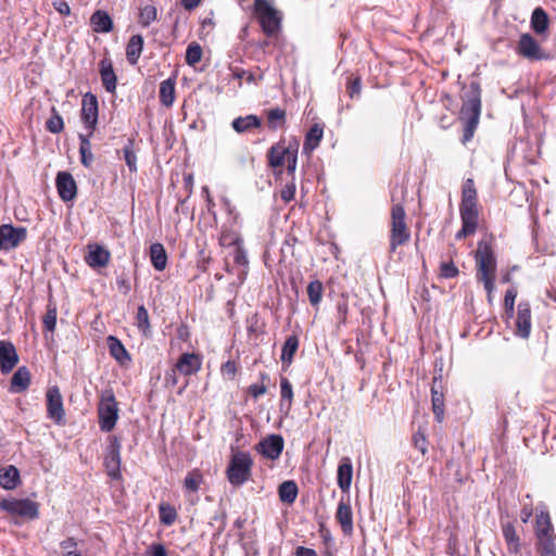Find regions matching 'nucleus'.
<instances>
[{"label":"nucleus","instance_id":"nucleus-54","mask_svg":"<svg viewBox=\"0 0 556 556\" xmlns=\"http://www.w3.org/2000/svg\"><path fill=\"white\" fill-rule=\"evenodd\" d=\"M459 270L453 262H443L440 265V276L445 279L455 278Z\"/></svg>","mask_w":556,"mask_h":556},{"label":"nucleus","instance_id":"nucleus-23","mask_svg":"<svg viewBox=\"0 0 556 556\" xmlns=\"http://www.w3.org/2000/svg\"><path fill=\"white\" fill-rule=\"evenodd\" d=\"M29 384L30 372L25 366H22L13 374L10 391L13 393H20L25 391Z\"/></svg>","mask_w":556,"mask_h":556},{"label":"nucleus","instance_id":"nucleus-16","mask_svg":"<svg viewBox=\"0 0 556 556\" xmlns=\"http://www.w3.org/2000/svg\"><path fill=\"white\" fill-rule=\"evenodd\" d=\"M18 363V355L12 342L0 340V370L9 374Z\"/></svg>","mask_w":556,"mask_h":556},{"label":"nucleus","instance_id":"nucleus-53","mask_svg":"<svg viewBox=\"0 0 556 556\" xmlns=\"http://www.w3.org/2000/svg\"><path fill=\"white\" fill-rule=\"evenodd\" d=\"M298 150H299V142L296 140H293V143H291V150L287 156V168L289 174H293L296 168L298 163Z\"/></svg>","mask_w":556,"mask_h":556},{"label":"nucleus","instance_id":"nucleus-10","mask_svg":"<svg viewBox=\"0 0 556 556\" xmlns=\"http://www.w3.org/2000/svg\"><path fill=\"white\" fill-rule=\"evenodd\" d=\"M98 99L91 93L87 92L83 97L81 101V121L85 124V127L88 129L89 136L93 135L98 123Z\"/></svg>","mask_w":556,"mask_h":556},{"label":"nucleus","instance_id":"nucleus-36","mask_svg":"<svg viewBox=\"0 0 556 556\" xmlns=\"http://www.w3.org/2000/svg\"><path fill=\"white\" fill-rule=\"evenodd\" d=\"M150 258L156 270H163L167 264V255L163 244L153 243L150 247Z\"/></svg>","mask_w":556,"mask_h":556},{"label":"nucleus","instance_id":"nucleus-42","mask_svg":"<svg viewBox=\"0 0 556 556\" xmlns=\"http://www.w3.org/2000/svg\"><path fill=\"white\" fill-rule=\"evenodd\" d=\"M286 123V111L280 108H274L267 111V126L276 130Z\"/></svg>","mask_w":556,"mask_h":556},{"label":"nucleus","instance_id":"nucleus-8","mask_svg":"<svg viewBox=\"0 0 556 556\" xmlns=\"http://www.w3.org/2000/svg\"><path fill=\"white\" fill-rule=\"evenodd\" d=\"M46 414L55 425H65L63 396L56 386L50 387L46 392Z\"/></svg>","mask_w":556,"mask_h":556},{"label":"nucleus","instance_id":"nucleus-39","mask_svg":"<svg viewBox=\"0 0 556 556\" xmlns=\"http://www.w3.org/2000/svg\"><path fill=\"white\" fill-rule=\"evenodd\" d=\"M299 349V339L296 336H289L285 341L281 350V362L286 365H290L293 361L294 354Z\"/></svg>","mask_w":556,"mask_h":556},{"label":"nucleus","instance_id":"nucleus-18","mask_svg":"<svg viewBox=\"0 0 556 556\" xmlns=\"http://www.w3.org/2000/svg\"><path fill=\"white\" fill-rule=\"evenodd\" d=\"M291 143L286 146L283 140H280L276 144L271 146L268 150V164L273 168H280L286 164L287 156L291 150Z\"/></svg>","mask_w":556,"mask_h":556},{"label":"nucleus","instance_id":"nucleus-62","mask_svg":"<svg viewBox=\"0 0 556 556\" xmlns=\"http://www.w3.org/2000/svg\"><path fill=\"white\" fill-rule=\"evenodd\" d=\"M232 75H233V77L236 79H243V78H245V80L248 83H255L254 74L250 73V72H247L244 70H235Z\"/></svg>","mask_w":556,"mask_h":556},{"label":"nucleus","instance_id":"nucleus-15","mask_svg":"<svg viewBox=\"0 0 556 556\" xmlns=\"http://www.w3.org/2000/svg\"><path fill=\"white\" fill-rule=\"evenodd\" d=\"M60 198L65 201H72L76 198L77 186L73 176L67 172H60L55 179Z\"/></svg>","mask_w":556,"mask_h":556},{"label":"nucleus","instance_id":"nucleus-30","mask_svg":"<svg viewBox=\"0 0 556 556\" xmlns=\"http://www.w3.org/2000/svg\"><path fill=\"white\" fill-rule=\"evenodd\" d=\"M503 536L509 553L518 554L521 551L520 539L511 523L503 525Z\"/></svg>","mask_w":556,"mask_h":556},{"label":"nucleus","instance_id":"nucleus-49","mask_svg":"<svg viewBox=\"0 0 556 556\" xmlns=\"http://www.w3.org/2000/svg\"><path fill=\"white\" fill-rule=\"evenodd\" d=\"M56 307L55 305L48 306V311L42 318L43 328L47 331L53 332L56 326Z\"/></svg>","mask_w":556,"mask_h":556},{"label":"nucleus","instance_id":"nucleus-4","mask_svg":"<svg viewBox=\"0 0 556 556\" xmlns=\"http://www.w3.org/2000/svg\"><path fill=\"white\" fill-rule=\"evenodd\" d=\"M253 12L267 37L276 36L281 28L282 15L268 0H255Z\"/></svg>","mask_w":556,"mask_h":556},{"label":"nucleus","instance_id":"nucleus-21","mask_svg":"<svg viewBox=\"0 0 556 556\" xmlns=\"http://www.w3.org/2000/svg\"><path fill=\"white\" fill-rule=\"evenodd\" d=\"M100 75L102 85L108 92H115L117 77L115 75L111 60L103 59L100 62Z\"/></svg>","mask_w":556,"mask_h":556},{"label":"nucleus","instance_id":"nucleus-47","mask_svg":"<svg viewBox=\"0 0 556 556\" xmlns=\"http://www.w3.org/2000/svg\"><path fill=\"white\" fill-rule=\"evenodd\" d=\"M202 59V48L197 42H191L186 50V63L188 65H195Z\"/></svg>","mask_w":556,"mask_h":556},{"label":"nucleus","instance_id":"nucleus-5","mask_svg":"<svg viewBox=\"0 0 556 556\" xmlns=\"http://www.w3.org/2000/svg\"><path fill=\"white\" fill-rule=\"evenodd\" d=\"M253 458L248 452H235L227 466V479L233 486H240L252 477Z\"/></svg>","mask_w":556,"mask_h":556},{"label":"nucleus","instance_id":"nucleus-33","mask_svg":"<svg viewBox=\"0 0 556 556\" xmlns=\"http://www.w3.org/2000/svg\"><path fill=\"white\" fill-rule=\"evenodd\" d=\"M280 410L288 413L291 409L293 401V389L291 382L286 377L280 379Z\"/></svg>","mask_w":556,"mask_h":556},{"label":"nucleus","instance_id":"nucleus-52","mask_svg":"<svg viewBox=\"0 0 556 556\" xmlns=\"http://www.w3.org/2000/svg\"><path fill=\"white\" fill-rule=\"evenodd\" d=\"M176 517H177L176 510L172 506L164 505V504H162L160 506V520L164 525H166V526L173 525L176 520Z\"/></svg>","mask_w":556,"mask_h":556},{"label":"nucleus","instance_id":"nucleus-24","mask_svg":"<svg viewBox=\"0 0 556 556\" xmlns=\"http://www.w3.org/2000/svg\"><path fill=\"white\" fill-rule=\"evenodd\" d=\"M143 49V37L141 35H132L126 46V58L129 64L136 65Z\"/></svg>","mask_w":556,"mask_h":556},{"label":"nucleus","instance_id":"nucleus-40","mask_svg":"<svg viewBox=\"0 0 556 556\" xmlns=\"http://www.w3.org/2000/svg\"><path fill=\"white\" fill-rule=\"evenodd\" d=\"M459 213L462 225L476 231L479 217L478 207L459 206Z\"/></svg>","mask_w":556,"mask_h":556},{"label":"nucleus","instance_id":"nucleus-31","mask_svg":"<svg viewBox=\"0 0 556 556\" xmlns=\"http://www.w3.org/2000/svg\"><path fill=\"white\" fill-rule=\"evenodd\" d=\"M90 137L89 134L84 135L79 134V154H80V162L81 164L90 168L93 164L94 156L91 152V143H90Z\"/></svg>","mask_w":556,"mask_h":556},{"label":"nucleus","instance_id":"nucleus-13","mask_svg":"<svg viewBox=\"0 0 556 556\" xmlns=\"http://www.w3.org/2000/svg\"><path fill=\"white\" fill-rule=\"evenodd\" d=\"M26 229L24 227H13L4 224L0 226V249L11 250L16 248L26 239Z\"/></svg>","mask_w":556,"mask_h":556},{"label":"nucleus","instance_id":"nucleus-12","mask_svg":"<svg viewBox=\"0 0 556 556\" xmlns=\"http://www.w3.org/2000/svg\"><path fill=\"white\" fill-rule=\"evenodd\" d=\"M121 442L116 437L111 438L108 453L104 457L106 473L114 480L121 478Z\"/></svg>","mask_w":556,"mask_h":556},{"label":"nucleus","instance_id":"nucleus-27","mask_svg":"<svg viewBox=\"0 0 556 556\" xmlns=\"http://www.w3.org/2000/svg\"><path fill=\"white\" fill-rule=\"evenodd\" d=\"M110 354L121 364L125 365L130 362V355L123 343L115 337L110 336L109 339Z\"/></svg>","mask_w":556,"mask_h":556},{"label":"nucleus","instance_id":"nucleus-38","mask_svg":"<svg viewBox=\"0 0 556 556\" xmlns=\"http://www.w3.org/2000/svg\"><path fill=\"white\" fill-rule=\"evenodd\" d=\"M324 129L320 125L314 124L306 134L303 149L304 151H312L318 147L323 139Z\"/></svg>","mask_w":556,"mask_h":556},{"label":"nucleus","instance_id":"nucleus-59","mask_svg":"<svg viewBox=\"0 0 556 556\" xmlns=\"http://www.w3.org/2000/svg\"><path fill=\"white\" fill-rule=\"evenodd\" d=\"M52 5L61 15H70L71 14V8H70L68 3L64 0H54L52 2Z\"/></svg>","mask_w":556,"mask_h":556},{"label":"nucleus","instance_id":"nucleus-11","mask_svg":"<svg viewBox=\"0 0 556 556\" xmlns=\"http://www.w3.org/2000/svg\"><path fill=\"white\" fill-rule=\"evenodd\" d=\"M0 508L11 514L12 516L28 519L35 518V503L28 498H4L0 502Z\"/></svg>","mask_w":556,"mask_h":556},{"label":"nucleus","instance_id":"nucleus-25","mask_svg":"<svg viewBox=\"0 0 556 556\" xmlns=\"http://www.w3.org/2000/svg\"><path fill=\"white\" fill-rule=\"evenodd\" d=\"M353 468L350 458L345 457L338 467V485L342 491H349L352 482Z\"/></svg>","mask_w":556,"mask_h":556},{"label":"nucleus","instance_id":"nucleus-19","mask_svg":"<svg viewBox=\"0 0 556 556\" xmlns=\"http://www.w3.org/2000/svg\"><path fill=\"white\" fill-rule=\"evenodd\" d=\"M336 519L340 523L343 533L351 535L353 532V516L349 500H340L336 511Z\"/></svg>","mask_w":556,"mask_h":556},{"label":"nucleus","instance_id":"nucleus-14","mask_svg":"<svg viewBox=\"0 0 556 556\" xmlns=\"http://www.w3.org/2000/svg\"><path fill=\"white\" fill-rule=\"evenodd\" d=\"M283 446L285 441L280 434H269L255 446V450L265 458L276 460L280 457Z\"/></svg>","mask_w":556,"mask_h":556},{"label":"nucleus","instance_id":"nucleus-28","mask_svg":"<svg viewBox=\"0 0 556 556\" xmlns=\"http://www.w3.org/2000/svg\"><path fill=\"white\" fill-rule=\"evenodd\" d=\"M175 77L167 78L160 85V102L166 108L172 106L175 101Z\"/></svg>","mask_w":556,"mask_h":556},{"label":"nucleus","instance_id":"nucleus-44","mask_svg":"<svg viewBox=\"0 0 556 556\" xmlns=\"http://www.w3.org/2000/svg\"><path fill=\"white\" fill-rule=\"evenodd\" d=\"M324 287L319 280L311 281L307 286V295L313 306L318 305L323 299Z\"/></svg>","mask_w":556,"mask_h":556},{"label":"nucleus","instance_id":"nucleus-45","mask_svg":"<svg viewBox=\"0 0 556 556\" xmlns=\"http://www.w3.org/2000/svg\"><path fill=\"white\" fill-rule=\"evenodd\" d=\"M136 325L144 336H147L150 332V319L148 311L144 307V305H140L137 309Z\"/></svg>","mask_w":556,"mask_h":556},{"label":"nucleus","instance_id":"nucleus-37","mask_svg":"<svg viewBox=\"0 0 556 556\" xmlns=\"http://www.w3.org/2000/svg\"><path fill=\"white\" fill-rule=\"evenodd\" d=\"M298 493V485L292 480L282 482L278 488L279 498L286 504H292L296 500Z\"/></svg>","mask_w":556,"mask_h":556},{"label":"nucleus","instance_id":"nucleus-29","mask_svg":"<svg viewBox=\"0 0 556 556\" xmlns=\"http://www.w3.org/2000/svg\"><path fill=\"white\" fill-rule=\"evenodd\" d=\"M459 206L478 207L477 190L473 179L465 180L462 189V202Z\"/></svg>","mask_w":556,"mask_h":556},{"label":"nucleus","instance_id":"nucleus-9","mask_svg":"<svg viewBox=\"0 0 556 556\" xmlns=\"http://www.w3.org/2000/svg\"><path fill=\"white\" fill-rule=\"evenodd\" d=\"M516 52L529 61H541L548 58L539 42L528 33L520 36Z\"/></svg>","mask_w":556,"mask_h":556},{"label":"nucleus","instance_id":"nucleus-61","mask_svg":"<svg viewBox=\"0 0 556 556\" xmlns=\"http://www.w3.org/2000/svg\"><path fill=\"white\" fill-rule=\"evenodd\" d=\"M294 194H295V186L292 184V185H287L282 190H281V199L285 201V202H290L293 198H294Z\"/></svg>","mask_w":556,"mask_h":556},{"label":"nucleus","instance_id":"nucleus-57","mask_svg":"<svg viewBox=\"0 0 556 556\" xmlns=\"http://www.w3.org/2000/svg\"><path fill=\"white\" fill-rule=\"evenodd\" d=\"M362 90V81L359 77L354 78L348 85V91L351 98L358 97Z\"/></svg>","mask_w":556,"mask_h":556},{"label":"nucleus","instance_id":"nucleus-26","mask_svg":"<svg viewBox=\"0 0 556 556\" xmlns=\"http://www.w3.org/2000/svg\"><path fill=\"white\" fill-rule=\"evenodd\" d=\"M20 482V472L16 467L10 465L4 468H0V486L5 490H13Z\"/></svg>","mask_w":556,"mask_h":556},{"label":"nucleus","instance_id":"nucleus-6","mask_svg":"<svg viewBox=\"0 0 556 556\" xmlns=\"http://www.w3.org/2000/svg\"><path fill=\"white\" fill-rule=\"evenodd\" d=\"M410 240V230L406 224V213L401 204H394L391 208V229L389 253H394L401 245Z\"/></svg>","mask_w":556,"mask_h":556},{"label":"nucleus","instance_id":"nucleus-2","mask_svg":"<svg viewBox=\"0 0 556 556\" xmlns=\"http://www.w3.org/2000/svg\"><path fill=\"white\" fill-rule=\"evenodd\" d=\"M481 114V89L476 83L470 85L466 92L460 110V117L465 123L463 143L470 141L475 135Z\"/></svg>","mask_w":556,"mask_h":556},{"label":"nucleus","instance_id":"nucleus-17","mask_svg":"<svg viewBox=\"0 0 556 556\" xmlns=\"http://www.w3.org/2000/svg\"><path fill=\"white\" fill-rule=\"evenodd\" d=\"M516 334L522 339H528L531 333V308L530 304L521 301L518 304Z\"/></svg>","mask_w":556,"mask_h":556},{"label":"nucleus","instance_id":"nucleus-55","mask_svg":"<svg viewBox=\"0 0 556 556\" xmlns=\"http://www.w3.org/2000/svg\"><path fill=\"white\" fill-rule=\"evenodd\" d=\"M261 379H262L261 384L255 383V384H251L249 387V394L252 395L254 399H257L258 396L265 394L267 391V388L264 384V381L268 380V375L265 372L261 374Z\"/></svg>","mask_w":556,"mask_h":556},{"label":"nucleus","instance_id":"nucleus-34","mask_svg":"<svg viewBox=\"0 0 556 556\" xmlns=\"http://www.w3.org/2000/svg\"><path fill=\"white\" fill-rule=\"evenodd\" d=\"M531 28L538 35L544 34L548 28V16L542 8H535L531 15Z\"/></svg>","mask_w":556,"mask_h":556},{"label":"nucleus","instance_id":"nucleus-41","mask_svg":"<svg viewBox=\"0 0 556 556\" xmlns=\"http://www.w3.org/2000/svg\"><path fill=\"white\" fill-rule=\"evenodd\" d=\"M431 402L434 418L438 422H441L444 419V396L434 386L431 389Z\"/></svg>","mask_w":556,"mask_h":556},{"label":"nucleus","instance_id":"nucleus-1","mask_svg":"<svg viewBox=\"0 0 556 556\" xmlns=\"http://www.w3.org/2000/svg\"><path fill=\"white\" fill-rule=\"evenodd\" d=\"M475 262L477 268V280L482 282L488 293L489 303L492 302V293L495 289L496 257L491 241L481 239L478 242L475 252Z\"/></svg>","mask_w":556,"mask_h":556},{"label":"nucleus","instance_id":"nucleus-20","mask_svg":"<svg viewBox=\"0 0 556 556\" xmlns=\"http://www.w3.org/2000/svg\"><path fill=\"white\" fill-rule=\"evenodd\" d=\"M202 361L195 353H184L174 366L180 374L190 376L201 369Z\"/></svg>","mask_w":556,"mask_h":556},{"label":"nucleus","instance_id":"nucleus-48","mask_svg":"<svg viewBox=\"0 0 556 556\" xmlns=\"http://www.w3.org/2000/svg\"><path fill=\"white\" fill-rule=\"evenodd\" d=\"M157 10L154 5H146L140 10L139 23L143 27H148L152 22L156 20Z\"/></svg>","mask_w":556,"mask_h":556},{"label":"nucleus","instance_id":"nucleus-58","mask_svg":"<svg viewBox=\"0 0 556 556\" xmlns=\"http://www.w3.org/2000/svg\"><path fill=\"white\" fill-rule=\"evenodd\" d=\"M236 372H237V365H236V363H235V362H232V361H227V362L222 366V374H223L224 376H227L229 379L235 378Z\"/></svg>","mask_w":556,"mask_h":556},{"label":"nucleus","instance_id":"nucleus-3","mask_svg":"<svg viewBox=\"0 0 556 556\" xmlns=\"http://www.w3.org/2000/svg\"><path fill=\"white\" fill-rule=\"evenodd\" d=\"M534 535L535 549L540 556H556V534L548 513H541L536 516Z\"/></svg>","mask_w":556,"mask_h":556},{"label":"nucleus","instance_id":"nucleus-43","mask_svg":"<svg viewBox=\"0 0 556 556\" xmlns=\"http://www.w3.org/2000/svg\"><path fill=\"white\" fill-rule=\"evenodd\" d=\"M203 482V476L198 469H193L185 478L184 486L187 491L197 492Z\"/></svg>","mask_w":556,"mask_h":556},{"label":"nucleus","instance_id":"nucleus-50","mask_svg":"<svg viewBox=\"0 0 556 556\" xmlns=\"http://www.w3.org/2000/svg\"><path fill=\"white\" fill-rule=\"evenodd\" d=\"M53 114L52 116L47 121L46 127L47 129L52 134H59L64 128V123L62 117L56 113L55 109H52Z\"/></svg>","mask_w":556,"mask_h":556},{"label":"nucleus","instance_id":"nucleus-7","mask_svg":"<svg viewBox=\"0 0 556 556\" xmlns=\"http://www.w3.org/2000/svg\"><path fill=\"white\" fill-rule=\"evenodd\" d=\"M98 417L100 429L110 432L118 419V408L112 391L105 392L98 406Z\"/></svg>","mask_w":556,"mask_h":556},{"label":"nucleus","instance_id":"nucleus-56","mask_svg":"<svg viewBox=\"0 0 556 556\" xmlns=\"http://www.w3.org/2000/svg\"><path fill=\"white\" fill-rule=\"evenodd\" d=\"M413 440L415 447L419 450L422 453V455H425L427 452V440L425 434L418 431L414 434Z\"/></svg>","mask_w":556,"mask_h":556},{"label":"nucleus","instance_id":"nucleus-35","mask_svg":"<svg viewBox=\"0 0 556 556\" xmlns=\"http://www.w3.org/2000/svg\"><path fill=\"white\" fill-rule=\"evenodd\" d=\"M261 124L262 122L256 115L250 114L244 117L235 118L231 125L237 132L242 134L252 128H258Z\"/></svg>","mask_w":556,"mask_h":556},{"label":"nucleus","instance_id":"nucleus-64","mask_svg":"<svg viewBox=\"0 0 556 556\" xmlns=\"http://www.w3.org/2000/svg\"><path fill=\"white\" fill-rule=\"evenodd\" d=\"M295 556H317V553L312 548L299 546L295 549Z\"/></svg>","mask_w":556,"mask_h":556},{"label":"nucleus","instance_id":"nucleus-32","mask_svg":"<svg viewBox=\"0 0 556 556\" xmlns=\"http://www.w3.org/2000/svg\"><path fill=\"white\" fill-rule=\"evenodd\" d=\"M109 260V251L99 245H97L94 249H91L86 256V262L91 267H104L108 265Z\"/></svg>","mask_w":556,"mask_h":556},{"label":"nucleus","instance_id":"nucleus-63","mask_svg":"<svg viewBox=\"0 0 556 556\" xmlns=\"http://www.w3.org/2000/svg\"><path fill=\"white\" fill-rule=\"evenodd\" d=\"M177 371L178 370L175 367H173L165 374L164 380L167 387H175L177 384Z\"/></svg>","mask_w":556,"mask_h":556},{"label":"nucleus","instance_id":"nucleus-51","mask_svg":"<svg viewBox=\"0 0 556 556\" xmlns=\"http://www.w3.org/2000/svg\"><path fill=\"white\" fill-rule=\"evenodd\" d=\"M516 296L517 290L515 288L508 289L505 293L504 307L508 318H511L514 316Z\"/></svg>","mask_w":556,"mask_h":556},{"label":"nucleus","instance_id":"nucleus-60","mask_svg":"<svg viewBox=\"0 0 556 556\" xmlns=\"http://www.w3.org/2000/svg\"><path fill=\"white\" fill-rule=\"evenodd\" d=\"M233 261L238 265L245 266L248 264V256L243 248L237 247L233 254Z\"/></svg>","mask_w":556,"mask_h":556},{"label":"nucleus","instance_id":"nucleus-22","mask_svg":"<svg viewBox=\"0 0 556 556\" xmlns=\"http://www.w3.org/2000/svg\"><path fill=\"white\" fill-rule=\"evenodd\" d=\"M90 24L96 33H110L113 29V21L108 12L97 10L90 17Z\"/></svg>","mask_w":556,"mask_h":556},{"label":"nucleus","instance_id":"nucleus-46","mask_svg":"<svg viewBox=\"0 0 556 556\" xmlns=\"http://www.w3.org/2000/svg\"><path fill=\"white\" fill-rule=\"evenodd\" d=\"M134 139H128L123 148L124 160L130 172H137V156L134 151Z\"/></svg>","mask_w":556,"mask_h":556}]
</instances>
